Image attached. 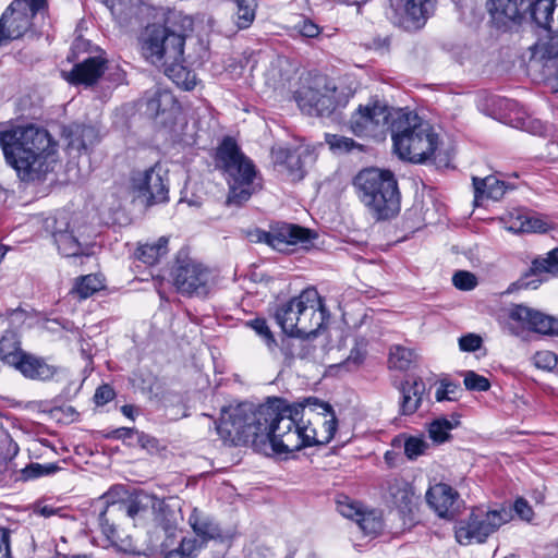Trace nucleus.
<instances>
[{"label":"nucleus","instance_id":"obj_23","mask_svg":"<svg viewBox=\"0 0 558 558\" xmlns=\"http://www.w3.org/2000/svg\"><path fill=\"white\" fill-rule=\"evenodd\" d=\"M458 496L451 486L438 483L427 490L426 501L439 517H446L453 509Z\"/></svg>","mask_w":558,"mask_h":558},{"label":"nucleus","instance_id":"obj_37","mask_svg":"<svg viewBox=\"0 0 558 558\" xmlns=\"http://www.w3.org/2000/svg\"><path fill=\"white\" fill-rule=\"evenodd\" d=\"M235 4L234 24L238 29L248 28L255 20L256 0H232Z\"/></svg>","mask_w":558,"mask_h":558},{"label":"nucleus","instance_id":"obj_54","mask_svg":"<svg viewBox=\"0 0 558 558\" xmlns=\"http://www.w3.org/2000/svg\"><path fill=\"white\" fill-rule=\"evenodd\" d=\"M337 509L344 518L355 521L362 512L361 508L348 497H343V499L337 501Z\"/></svg>","mask_w":558,"mask_h":558},{"label":"nucleus","instance_id":"obj_25","mask_svg":"<svg viewBox=\"0 0 558 558\" xmlns=\"http://www.w3.org/2000/svg\"><path fill=\"white\" fill-rule=\"evenodd\" d=\"M300 294L290 299L289 301L280 304L276 312L275 318L277 324L281 327L282 331L291 337H298L300 327Z\"/></svg>","mask_w":558,"mask_h":558},{"label":"nucleus","instance_id":"obj_50","mask_svg":"<svg viewBox=\"0 0 558 558\" xmlns=\"http://www.w3.org/2000/svg\"><path fill=\"white\" fill-rule=\"evenodd\" d=\"M463 383L465 388L472 391H487L490 388L489 380L473 371L465 372Z\"/></svg>","mask_w":558,"mask_h":558},{"label":"nucleus","instance_id":"obj_8","mask_svg":"<svg viewBox=\"0 0 558 558\" xmlns=\"http://www.w3.org/2000/svg\"><path fill=\"white\" fill-rule=\"evenodd\" d=\"M45 231L50 233L60 254L65 257L88 256L90 247L82 241L77 219L68 211H58L44 221Z\"/></svg>","mask_w":558,"mask_h":558},{"label":"nucleus","instance_id":"obj_63","mask_svg":"<svg viewBox=\"0 0 558 558\" xmlns=\"http://www.w3.org/2000/svg\"><path fill=\"white\" fill-rule=\"evenodd\" d=\"M45 1L46 0H23L22 2L26 4L28 13L31 14L32 17L38 10H40L44 7Z\"/></svg>","mask_w":558,"mask_h":558},{"label":"nucleus","instance_id":"obj_27","mask_svg":"<svg viewBox=\"0 0 558 558\" xmlns=\"http://www.w3.org/2000/svg\"><path fill=\"white\" fill-rule=\"evenodd\" d=\"M530 0H489V11L494 19L504 23L519 22L529 9Z\"/></svg>","mask_w":558,"mask_h":558},{"label":"nucleus","instance_id":"obj_33","mask_svg":"<svg viewBox=\"0 0 558 558\" xmlns=\"http://www.w3.org/2000/svg\"><path fill=\"white\" fill-rule=\"evenodd\" d=\"M168 243L169 239L161 236L154 243L142 244L136 250V257L144 264L153 266L168 254Z\"/></svg>","mask_w":558,"mask_h":558},{"label":"nucleus","instance_id":"obj_21","mask_svg":"<svg viewBox=\"0 0 558 558\" xmlns=\"http://www.w3.org/2000/svg\"><path fill=\"white\" fill-rule=\"evenodd\" d=\"M179 112V102L167 89H155L146 101V113L153 118L165 116L163 123L172 122Z\"/></svg>","mask_w":558,"mask_h":558},{"label":"nucleus","instance_id":"obj_20","mask_svg":"<svg viewBox=\"0 0 558 558\" xmlns=\"http://www.w3.org/2000/svg\"><path fill=\"white\" fill-rule=\"evenodd\" d=\"M107 68V60L101 56L88 57L82 62L75 64L71 72L66 73L65 78L69 83L90 86L95 84Z\"/></svg>","mask_w":558,"mask_h":558},{"label":"nucleus","instance_id":"obj_5","mask_svg":"<svg viewBox=\"0 0 558 558\" xmlns=\"http://www.w3.org/2000/svg\"><path fill=\"white\" fill-rule=\"evenodd\" d=\"M359 199L377 219H389L400 210V193L392 172L377 168L361 170L353 180Z\"/></svg>","mask_w":558,"mask_h":558},{"label":"nucleus","instance_id":"obj_40","mask_svg":"<svg viewBox=\"0 0 558 558\" xmlns=\"http://www.w3.org/2000/svg\"><path fill=\"white\" fill-rule=\"evenodd\" d=\"M405 15L417 26L423 24L433 8V0H403Z\"/></svg>","mask_w":558,"mask_h":558},{"label":"nucleus","instance_id":"obj_39","mask_svg":"<svg viewBox=\"0 0 558 558\" xmlns=\"http://www.w3.org/2000/svg\"><path fill=\"white\" fill-rule=\"evenodd\" d=\"M204 546L205 543L199 538L184 537L177 548H168L167 550H162V553L165 554V558H190L195 557Z\"/></svg>","mask_w":558,"mask_h":558},{"label":"nucleus","instance_id":"obj_3","mask_svg":"<svg viewBox=\"0 0 558 558\" xmlns=\"http://www.w3.org/2000/svg\"><path fill=\"white\" fill-rule=\"evenodd\" d=\"M390 133L396 155L413 163L429 160L440 143L439 135L427 121L403 108L392 113Z\"/></svg>","mask_w":558,"mask_h":558},{"label":"nucleus","instance_id":"obj_15","mask_svg":"<svg viewBox=\"0 0 558 558\" xmlns=\"http://www.w3.org/2000/svg\"><path fill=\"white\" fill-rule=\"evenodd\" d=\"M132 185L141 195L147 197L149 204L163 203L168 199V183L158 166L135 172Z\"/></svg>","mask_w":558,"mask_h":558},{"label":"nucleus","instance_id":"obj_46","mask_svg":"<svg viewBox=\"0 0 558 558\" xmlns=\"http://www.w3.org/2000/svg\"><path fill=\"white\" fill-rule=\"evenodd\" d=\"M326 143L330 149L338 153H350L353 149L362 150V145L356 143L353 138L338 135L326 134Z\"/></svg>","mask_w":558,"mask_h":558},{"label":"nucleus","instance_id":"obj_14","mask_svg":"<svg viewBox=\"0 0 558 558\" xmlns=\"http://www.w3.org/2000/svg\"><path fill=\"white\" fill-rule=\"evenodd\" d=\"M173 282L183 294L205 296L209 292L210 272L191 259H178L173 268Z\"/></svg>","mask_w":558,"mask_h":558},{"label":"nucleus","instance_id":"obj_52","mask_svg":"<svg viewBox=\"0 0 558 558\" xmlns=\"http://www.w3.org/2000/svg\"><path fill=\"white\" fill-rule=\"evenodd\" d=\"M453 286L462 291H470L477 284L476 277L466 270H459L452 277Z\"/></svg>","mask_w":558,"mask_h":558},{"label":"nucleus","instance_id":"obj_57","mask_svg":"<svg viewBox=\"0 0 558 558\" xmlns=\"http://www.w3.org/2000/svg\"><path fill=\"white\" fill-rule=\"evenodd\" d=\"M459 391V386L453 383H441V386L436 391V400H456V395Z\"/></svg>","mask_w":558,"mask_h":558},{"label":"nucleus","instance_id":"obj_42","mask_svg":"<svg viewBox=\"0 0 558 558\" xmlns=\"http://www.w3.org/2000/svg\"><path fill=\"white\" fill-rule=\"evenodd\" d=\"M104 288L102 281L96 275H86L76 280L72 293L80 299H87Z\"/></svg>","mask_w":558,"mask_h":558},{"label":"nucleus","instance_id":"obj_35","mask_svg":"<svg viewBox=\"0 0 558 558\" xmlns=\"http://www.w3.org/2000/svg\"><path fill=\"white\" fill-rule=\"evenodd\" d=\"M25 352L22 351L20 342L13 332H8L0 339V360L5 364L14 366Z\"/></svg>","mask_w":558,"mask_h":558},{"label":"nucleus","instance_id":"obj_16","mask_svg":"<svg viewBox=\"0 0 558 558\" xmlns=\"http://www.w3.org/2000/svg\"><path fill=\"white\" fill-rule=\"evenodd\" d=\"M31 14L21 0L13 1L0 17V46L22 37L31 27Z\"/></svg>","mask_w":558,"mask_h":558},{"label":"nucleus","instance_id":"obj_34","mask_svg":"<svg viewBox=\"0 0 558 558\" xmlns=\"http://www.w3.org/2000/svg\"><path fill=\"white\" fill-rule=\"evenodd\" d=\"M276 161L286 167L291 180H301L304 177L302 154L298 150L279 149L276 154Z\"/></svg>","mask_w":558,"mask_h":558},{"label":"nucleus","instance_id":"obj_36","mask_svg":"<svg viewBox=\"0 0 558 558\" xmlns=\"http://www.w3.org/2000/svg\"><path fill=\"white\" fill-rule=\"evenodd\" d=\"M460 424L459 416L452 415L451 420L438 417L428 427V434L433 441L442 444L450 438V432Z\"/></svg>","mask_w":558,"mask_h":558},{"label":"nucleus","instance_id":"obj_31","mask_svg":"<svg viewBox=\"0 0 558 558\" xmlns=\"http://www.w3.org/2000/svg\"><path fill=\"white\" fill-rule=\"evenodd\" d=\"M183 61H175L161 65L165 74L179 87L191 90L196 85V75L193 71L182 65Z\"/></svg>","mask_w":558,"mask_h":558},{"label":"nucleus","instance_id":"obj_56","mask_svg":"<svg viewBox=\"0 0 558 558\" xmlns=\"http://www.w3.org/2000/svg\"><path fill=\"white\" fill-rule=\"evenodd\" d=\"M482 345V338L475 333H468L459 339V348L464 352H474Z\"/></svg>","mask_w":558,"mask_h":558},{"label":"nucleus","instance_id":"obj_11","mask_svg":"<svg viewBox=\"0 0 558 558\" xmlns=\"http://www.w3.org/2000/svg\"><path fill=\"white\" fill-rule=\"evenodd\" d=\"M255 243H265L277 251H284L290 245L307 248L317 238V233L308 228L294 223L278 222L270 226L269 231L255 229L248 233Z\"/></svg>","mask_w":558,"mask_h":558},{"label":"nucleus","instance_id":"obj_64","mask_svg":"<svg viewBox=\"0 0 558 558\" xmlns=\"http://www.w3.org/2000/svg\"><path fill=\"white\" fill-rule=\"evenodd\" d=\"M247 558H275V555L269 548L258 547L251 551Z\"/></svg>","mask_w":558,"mask_h":558},{"label":"nucleus","instance_id":"obj_7","mask_svg":"<svg viewBox=\"0 0 558 558\" xmlns=\"http://www.w3.org/2000/svg\"><path fill=\"white\" fill-rule=\"evenodd\" d=\"M160 505L161 499L147 494L136 495L126 501L107 502L98 515L101 532L110 541L119 539L118 526L122 519H145L149 513H153L156 506Z\"/></svg>","mask_w":558,"mask_h":558},{"label":"nucleus","instance_id":"obj_19","mask_svg":"<svg viewBox=\"0 0 558 558\" xmlns=\"http://www.w3.org/2000/svg\"><path fill=\"white\" fill-rule=\"evenodd\" d=\"M385 501L398 509L401 514H410L415 507V494L412 485L404 478L393 477L384 485Z\"/></svg>","mask_w":558,"mask_h":558},{"label":"nucleus","instance_id":"obj_6","mask_svg":"<svg viewBox=\"0 0 558 558\" xmlns=\"http://www.w3.org/2000/svg\"><path fill=\"white\" fill-rule=\"evenodd\" d=\"M216 163L228 175L229 204L241 205L262 189L254 163L242 154L233 138H223L217 148Z\"/></svg>","mask_w":558,"mask_h":558},{"label":"nucleus","instance_id":"obj_4","mask_svg":"<svg viewBox=\"0 0 558 558\" xmlns=\"http://www.w3.org/2000/svg\"><path fill=\"white\" fill-rule=\"evenodd\" d=\"M191 20L172 14L163 24L147 25L141 34L140 45L143 57L156 66L183 61L186 29L184 23Z\"/></svg>","mask_w":558,"mask_h":558},{"label":"nucleus","instance_id":"obj_45","mask_svg":"<svg viewBox=\"0 0 558 558\" xmlns=\"http://www.w3.org/2000/svg\"><path fill=\"white\" fill-rule=\"evenodd\" d=\"M279 348L284 359L289 362L294 359H304L306 356L305 344L293 339L291 336L282 338Z\"/></svg>","mask_w":558,"mask_h":558},{"label":"nucleus","instance_id":"obj_41","mask_svg":"<svg viewBox=\"0 0 558 558\" xmlns=\"http://www.w3.org/2000/svg\"><path fill=\"white\" fill-rule=\"evenodd\" d=\"M512 126L520 129L533 135L545 136L549 133L550 126L546 125L542 120L527 114L518 116L512 120Z\"/></svg>","mask_w":558,"mask_h":558},{"label":"nucleus","instance_id":"obj_61","mask_svg":"<svg viewBox=\"0 0 558 558\" xmlns=\"http://www.w3.org/2000/svg\"><path fill=\"white\" fill-rule=\"evenodd\" d=\"M137 434V430L134 429V428H130V427H120V428H116L113 430H111L108 435H107V438H113V439H122V440H125V439H129L131 438L133 435Z\"/></svg>","mask_w":558,"mask_h":558},{"label":"nucleus","instance_id":"obj_60","mask_svg":"<svg viewBox=\"0 0 558 558\" xmlns=\"http://www.w3.org/2000/svg\"><path fill=\"white\" fill-rule=\"evenodd\" d=\"M513 509L521 519L526 521L532 519L533 510L525 499L518 498L513 505Z\"/></svg>","mask_w":558,"mask_h":558},{"label":"nucleus","instance_id":"obj_22","mask_svg":"<svg viewBox=\"0 0 558 558\" xmlns=\"http://www.w3.org/2000/svg\"><path fill=\"white\" fill-rule=\"evenodd\" d=\"M68 148L77 153L87 151L99 142V132L93 125L72 123L63 129Z\"/></svg>","mask_w":558,"mask_h":558},{"label":"nucleus","instance_id":"obj_53","mask_svg":"<svg viewBox=\"0 0 558 558\" xmlns=\"http://www.w3.org/2000/svg\"><path fill=\"white\" fill-rule=\"evenodd\" d=\"M427 442L418 437H409L404 442V453L410 460L416 459L427 449Z\"/></svg>","mask_w":558,"mask_h":558},{"label":"nucleus","instance_id":"obj_51","mask_svg":"<svg viewBox=\"0 0 558 558\" xmlns=\"http://www.w3.org/2000/svg\"><path fill=\"white\" fill-rule=\"evenodd\" d=\"M535 367L543 371H551L558 363L557 355L551 351H538L532 357Z\"/></svg>","mask_w":558,"mask_h":558},{"label":"nucleus","instance_id":"obj_10","mask_svg":"<svg viewBox=\"0 0 558 558\" xmlns=\"http://www.w3.org/2000/svg\"><path fill=\"white\" fill-rule=\"evenodd\" d=\"M511 519V514L506 509L473 510L466 520H461L456 526V538L461 545L472 543H483L486 538L496 532L502 524Z\"/></svg>","mask_w":558,"mask_h":558},{"label":"nucleus","instance_id":"obj_30","mask_svg":"<svg viewBox=\"0 0 558 558\" xmlns=\"http://www.w3.org/2000/svg\"><path fill=\"white\" fill-rule=\"evenodd\" d=\"M19 360V363H16L14 367L25 377L46 380L54 375V368L48 365L43 359L24 353Z\"/></svg>","mask_w":558,"mask_h":558},{"label":"nucleus","instance_id":"obj_47","mask_svg":"<svg viewBox=\"0 0 558 558\" xmlns=\"http://www.w3.org/2000/svg\"><path fill=\"white\" fill-rule=\"evenodd\" d=\"M534 57L539 58L546 68L556 66L558 63V44L549 41L536 46Z\"/></svg>","mask_w":558,"mask_h":558},{"label":"nucleus","instance_id":"obj_17","mask_svg":"<svg viewBox=\"0 0 558 558\" xmlns=\"http://www.w3.org/2000/svg\"><path fill=\"white\" fill-rule=\"evenodd\" d=\"M508 317L523 328L543 335H558V318L546 315L523 304H513L508 310Z\"/></svg>","mask_w":558,"mask_h":558},{"label":"nucleus","instance_id":"obj_59","mask_svg":"<svg viewBox=\"0 0 558 558\" xmlns=\"http://www.w3.org/2000/svg\"><path fill=\"white\" fill-rule=\"evenodd\" d=\"M116 396L113 388L110 385H101L96 389L94 401L97 405H104L111 401Z\"/></svg>","mask_w":558,"mask_h":558},{"label":"nucleus","instance_id":"obj_58","mask_svg":"<svg viewBox=\"0 0 558 558\" xmlns=\"http://www.w3.org/2000/svg\"><path fill=\"white\" fill-rule=\"evenodd\" d=\"M366 355V341L364 339H361L355 342L354 348H352L347 362L353 363L355 365L361 364Z\"/></svg>","mask_w":558,"mask_h":558},{"label":"nucleus","instance_id":"obj_1","mask_svg":"<svg viewBox=\"0 0 558 558\" xmlns=\"http://www.w3.org/2000/svg\"><path fill=\"white\" fill-rule=\"evenodd\" d=\"M337 427L332 407L317 397L293 403L275 398L256 409L250 403L223 409L217 433L225 442L272 457L326 445Z\"/></svg>","mask_w":558,"mask_h":558},{"label":"nucleus","instance_id":"obj_28","mask_svg":"<svg viewBox=\"0 0 558 558\" xmlns=\"http://www.w3.org/2000/svg\"><path fill=\"white\" fill-rule=\"evenodd\" d=\"M472 181L475 206H481L484 199L499 201L506 192L505 182L494 175H488L483 179L473 177Z\"/></svg>","mask_w":558,"mask_h":558},{"label":"nucleus","instance_id":"obj_18","mask_svg":"<svg viewBox=\"0 0 558 558\" xmlns=\"http://www.w3.org/2000/svg\"><path fill=\"white\" fill-rule=\"evenodd\" d=\"M548 275L558 277V247L547 254L545 258H535L526 274L514 284L519 289H537Z\"/></svg>","mask_w":558,"mask_h":558},{"label":"nucleus","instance_id":"obj_55","mask_svg":"<svg viewBox=\"0 0 558 558\" xmlns=\"http://www.w3.org/2000/svg\"><path fill=\"white\" fill-rule=\"evenodd\" d=\"M294 29L306 38H315L320 33V27L308 19H303L296 23Z\"/></svg>","mask_w":558,"mask_h":558},{"label":"nucleus","instance_id":"obj_49","mask_svg":"<svg viewBox=\"0 0 558 558\" xmlns=\"http://www.w3.org/2000/svg\"><path fill=\"white\" fill-rule=\"evenodd\" d=\"M265 342L270 351L277 345L276 339L264 318H255L246 323Z\"/></svg>","mask_w":558,"mask_h":558},{"label":"nucleus","instance_id":"obj_38","mask_svg":"<svg viewBox=\"0 0 558 558\" xmlns=\"http://www.w3.org/2000/svg\"><path fill=\"white\" fill-rule=\"evenodd\" d=\"M508 230L518 232H545L547 223L539 217L530 215H519L510 221Z\"/></svg>","mask_w":558,"mask_h":558},{"label":"nucleus","instance_id":"obj_13","mask_svg":"<svg viewBox=\"0 0 558 558\" xmlns=\"http://www.w3.org/2000/svg\"><path fill=\"white\" fill-rule=\"evenodd\" d=\"M300 327L298 338L316 337L328 318L323 299L315 288L304 289L300 293Z\"/></svg>","mask_w":558,"mask_h":558},{"label":"nucleus","instance_id":"obj_24","mask_svg":"<svg viewBox=\"0 0 558 558\" xmlns=\"http://www.w3.org/2000/svg\"><path fill=\"white\" fill-rule=\"evenodd\" d=\"M154 515V522L156 526L160 527L166 535L165 541L161 543V550L170 548L177 537L178 532V515L169 508L168 505L161 500L160 506H156L151 513Z\"/></svg>","mask_w":558,"mask_h":558},{"label":"nucleus","instance_id":"obj_48","mask_svg":"<svg viewBox=\"0 0 558 558\" xmlns=\"http://www.w3.org/2000/svg\"><path fill=\"white\" fill-rule=\"evenodd\" d=\"M59 470L60 466L57 463H31L22 470V476L24 480H33L54 474Z\"/></svg>","mask_w":558,"mask_h":558},{"label":"nucleus","instance_id":"obj_32","mask_svg":"<svg viewBox=\"0 0 558 558\" xmlns=\"http://www.w3.org/2000/svg\"><path fill=\"white\" fill-rule=\"evenodd\" d=\"M529 9L533 21L539 27L553 29V14L558 10L556 0H535L532 4L529 3Z\"/></svg>","mask_w":558,"mask_h":558},{"label":"nucleus","instance_id":"obj_29","mask_svg":"<svg viewBox=\"0 0 558 558\" xmlns=\"http://www.w3.org/2000/svg\"><path fill=\"white\" fill-rule=\"evenodd\" d=\"M189 524L196 536L205 544L210 539L222 537L219 524L211 517L204 514L196 508L193 509L189 517Z\"/></svg>","mask_w":558,"mask_h":558},{"label":"nucleus","instance_id":"obj_9","mask_svg":"<svg viewBox=\"0 0 558 558\" xmlns=\"http://www.w3.org/2000/svg\"><path fill=\"white\" fill-rule=\"evenodd\" d=\"M397 109L379 100L360 105L351 116L350 129L356 136L383 140L390 132L392 113Z\"/></svg>","mask_w":558,"mask_h":558},{"label":"nucleus","instance_id":"obj_44","mask_svg":"<svg viewBox=\"0 0 558 558\" xmlns=\"http://www.w3.org/2000/svg\"><path fill=\"white\" fill-rule=\"evenodd\" d=\"M355 522L366 535H375L383 529L381 518L376 511H362Z\"/></svg>","mask_w":558,"mask_h":558},{"label":"nucleus","instance_id":"obj_2","mask_svg":"<svg viewBox=\"0 0 558 558\" xmlns=\"http://www.w3.org/2000/svg\"><path fill=\"white\" fill-rule=\"evenodd\" d=\"M5 160L23 181H40L58 161L57 142L49 132L33 124L0 132Z\"/></svg>","mask_w":558,"mask_h":558},{"label":"nucleus","instance_id":"obj_26","mask_svg":"<svg viewBox=\"0 0 558 558\" xmlns=\"http://www.w3.org/2000/svg\"><path fill=\"white\" fill-rule=\"evenodd\" d=\"M401 401L400 413L411 415L417 411L422 403V397L425 393V384L421 378L405 380L400 386Z\"/></svg>","mask_w":558,"mask_h":558},{"label":"nucleus","instance_id":"obj_43","mask_svg":"<svg viewBox=\"0 0 558 558\" xmlns=\"http://www.w3.org/2000/svg\"><path fill=\"white\" fill-rule=\"evenodd\" d=\"M415 359V353L412 349L401 345H395L390 349L389 363L393 368L408 369Z\"/></svg>","mask_w":558,"mask_h":558},{"label":"nucleus","instance_id":"obj_12","mask_svg":"<svg viewBox=\"0 0 558 558\" xmlns=\"http://www.w3.org/2000/svg\"><path fill=\"white\" fill-rule=\"evenodd\" d=\"M350 94L339 92L336 86L325 85L323 88L302 86L295 93L299 108L308 116L325 117L338 107H344Z\"/></svg>","mask_w":558,"mask_h":558},{"label":"nucleus","instance_id":"obj_62","mask_svg":"<svg viewBox=\"0 0 558 558\" xmlns=\"http://www.w3.org/2000/svg\"><path fill=\"white\" fill-rule=\"evenodd\" d=\"M10 550V532L7 529H0V555Z\"/></svg>","mask_w":558,"mask_h":558}]
</instances>
